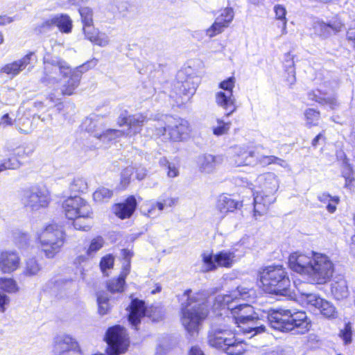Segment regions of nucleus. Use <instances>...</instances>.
I'll list each match as a JSON object with an SVG mask.
<instances>
[{
    "instance_id": "16",
    "label": "nucleus",
    "mask_w": 355,
    "mask_h": 355,
    "mask_svg": "<svg viewBox=\"0 0 355 355\" xmlns=\"http://www.w3.org/2000/svg\"><path fill=\"white\" fill-rule=\"evenodd\" d=\"M52 352L53 355H81L78 343L67 334L58 335L53 338Z\"/></svg>"
},
{
    "instance_id": "21",
    "label": "nucleus",
    "mask_w": 355,
    "mask_h": 355,
    "mask_svg": "<svg viewBox=\"0 0 355 355\" xmlns=\"http://www.w3.org/2000/svg\"><path fill=\"white\" fill-rule=\"evenodd\" d=\"M197 87L198 83H195L193 80L189 78L178 86V92H175L177 96H171L173 98H175V101L178 104H184L189 101L196 93Z\"/></svg>"
},
{
    "instance_id": "44",
    "label": "nucleus",
    "mask_w": 355,
    "mask_h": 355,
    "mask_svg": "<svg viewBox=\"0 0 355 355\" xmlns=\"http://www.w3.org/2000/svg\"><path fill=\"white\" fill-rule=\"evenodd\" d=\"M318 310L326 318H334L336 314L334 306L324 300H322Z\"/></svg>"
},
{
    "instance_id": "11",
    "label": "nucleus",
    "mask_w": 355,
    "mask_h": 355,
    "mask_svg": "<svg viewBox=\"0 0 355 355\" xmlns=\"http://www.w3.org/2000/svg\"><path fill=\"white\" fill-rule=\"evenodd\" d=\"M164 119L165 122L168 124L167 128L162 125V122L158 121V126L155 127L153 133L155 136L164 135L166 130L168 131L170 139L174 141H181L188 136L190 128L187 121L182 119H175L168 116H165Z\"/></svg>"
},
{
    "instance_id": "17",
    "label": "nucleus",
    "mask_w": 355,
    "mask_h": 355,
    "mask_svg": "<svg viewBox=\"0 0 355 355\" xmlns=\"http://www.w3.org/2000/svg\"><path fill=\"white\" fill-rule=\"evenodd\" d=\"M315 253L313 252H304L300 251L291 253L288 258L290 268L294 272L307 276Z\"/></svg>"
},
{
    "instance_id": "40",
    "label": "nucleus",
    "mask_w": 355,
    "mask_h": 355,
    "mask_svg": "<svg viewBox=\"0 0 355 355\" xmlns=\"http://www.w3.org/2000/svg\"><path fill=\"white\" fill-rule=\"evenodd\" d=\"M304 117L306 120L305 125L310 128L313 126H316L318 125L320 112L314 109L309 108L305 110Z\"/></svg>"
},
{
    "instance_id": "31",
    "label": "nucleus",
    "mask_w": 355,
    "mask_h": 355,
    "mask_svg": "<svg viewBox=\"0 0 355 355\" xmlns=\"http://www.w3.org/2000/svg\"><path fill=\"white\" fill-rule=\"evenodd\" d=\"M331 293L337 300L346 298L349 295L347 281L343 278L331 284Z\"/></svg>"
},
{
    "instance_id": "28",
    "label": "nucleus",
    "mask_w": 355,
    "mask_h": 355,
    "mask_svg": "<svg viewBox=\"0 0 355 355\" xmlns=\"http://www.w3.org/2000/svg\"><path fill=\"white\" fill-rule=\"evenodd\" d=\"M342 24L340 23L326 24L322 21H316L314 24V30L315 33L322 37H328L332 33L340 30Z\"/></svg>"
},
{
    "instance_id": "26",
    "label": "nucleus",
    "mask_w": 355,
    "mask_h": 355,
    "mask_svg": "<svg viewBox=\"0 0 355 355\" xmlns=\"http://www.w3.org/2000/svg\"><path fill=\"white\" fill-rule=\"evenodd\" d=\"M146 314V306L144 302L141 300H134L130 305L128 320L132 327L137 329L140 323L141 318Z\"/></svg>"
},
{
    "instance_id": "8",
    "label": "nucleus",
    "mask_w": 355,
    "mask_h": 355,
    "mask_svg": "<svg viewBox=\"0 0 355 355\" xmlns=\"http://www.w3.org/2000/svg\"><path fill=\"white\" fill-rule=\"evenodd\" d=\"M70 71L71 67L66 61L59 58H44L43 76L40 80L46 85H53L62 78H67Z\"/></svg>"
},
{
    "instance_id": "5",
    "label": "nucleus",
    "mask_w": 355,
    "mask_h": 355,
    "mask_svg": "<svg viewBox=\"0 0 355 355\" xmlns=\"http://www.w3.org/2000/svg\"><path fill=\"white\" fill-rule=\"evenodd\" d=\"M260 282L266 292L280 295L288 294L291 281L282 266H270L259 273Z\"/></svg>"
},
{
    "instance_id": "20",
    "label": "nucleus",
    "mask_w": 355,
    "mask_h": 355,
    "mask_svg": "<svg viewBox=\"0 0 355 355\" xmlns=\"http://www.w3.org/2000/svg\"><path fill=\"white\" fill-rule=\"evenodd\" d=\"M147 121V118L142 114H136L128 116L120 117L118 123L120 126L125 125L128 129L125 135L132 137L141 130V128Z\"/></svg>"
},
{
    "instance_id": "34",
    "label": "nucleus",
    "mask_w": 355,
    "mask_h": 355,
    "mask_svg": "<svg viewBox=\"0 0 355 355\" xmlns=\"http://www.w3.org/2000/svg\"><path fill=\"white\" fill-rule=\"evenodd\" d=\"M201 258L202 266L200 270L202 272H207L215 270L218 268L215 254L206 252L201 254Z\"/></svg>"
},
{
    "instance_id": "10",
    "label": "nucleus",
    "mask_w": 355,
    "mask_h": 355,
    "mask_svg": "<svg viewBox=\"0 0 355 355\" xmlns=\"http://www.w3.org/2000/svg\"><path fill=\"white\" fill-rule=\"evenodd\" d=\"M50 201V193L44 187L33 185L22 191L21 202L26 208L32 211L46 208Z\"/></svg>"
},
{
    "instance_id": "46",
    "label": "nucleus",
    "mask_w": 355,
    "mask_h": 355,
    "mask_svg": "<svg viewBox=\"0 0 355 355\" xmlns=\"http://www.w3.org/2000/svg\"><path fill=\"white\" fill-rule=\"evenodd\" d=\"M274 160H275L274 155H261L259 149L257 148L254 158L255 166L261 165L262 167H266L270 164H273Z\"/></svg>"
},
{
    "instance_id": "4",
    "label": "nucleus",
    "mask_w": 355,
    "mask_h": 355,
    "mask_svg": "<svg viewBox=\"0 0 355 355\" xmlns=\"http://www.w3.org/2000/svg\"><path fill=\"white\" fill-rule=\"evenodd\" d=\"M256 184L261 189L254 193V216L257 218L265 215L270 205L275 202L279 179L275 173L266 172L257 176Z\"/></svg>"
},
{
    "instance_id": "7",
    "label": "nucleus",
    "mask_w": 355,
    "mask_h": 355,
    "mask_svg": "<svg viewBox=\"0 0 355 355\" xmlns=\"http://www.w3.org/2000/svg\"><path fill=\"white\" fill-rule=\"evenodd\" d=\"M333 272L334 264L331 259L326 254L315 252L307 275L309 280L314 284H323L331 279Z\"/></svg>"
},
{
    "instance_id": "59",
    "label": "nucleus",
    "mask_w": 355,
    "mask_h": 355,
    "mask_svg": "<svg viewBox=\"0 0 355 355\" xmlns=\"http://www.w3.org/2000/svg\"><path fill=\"white\" fill-rule=\"evenodd\" d=\"M83 31L85 38L92 42L100 31L94 28L93 25H90L83 26Z\"/></svg>"
},
{
    "instance_id": "15",
    "label": "nucleus",
    "mask_w": 355,
    "mask_h": 355,
    "mask_svg": "<svg viewBox=\"0 0 355 355\" xmlns=\"http://www.w3.org/2000/svg\"><path fill=\"white\" fill-rule=\"evenodd\" d=\"M35 60V53L29 52L21 58L3 65L0 69V73L13 78L26 68L30 71L33 67L32 62Z\"/></svg>"
},
{
    "instance_id": "61",
    "label": "nucleus",
    "mask_w": 355,
    "mask_h": 355,
    "mask_svg": "<svg viewBox=\"0 0 355 355\" xmlns=\"http://www.w3.org/2000/svg\"><path fill=\"white\" fill-rule=\"evenodd\" d=\"M288 76L286 78V81L289 86H292L295 84L296 78H295V71L293 67V62L291 61L288 65Z\"/></svg>"
},
{
    "instance_id": "41",
    "label": "nucleus",
    "mask_w": 355,
    "mask_h": 355,
    "mask_svg": "<svg viewBox=\"0 0 355 355\" xmlns=\"http://www.w3.org/2000/svg\"><path fill=\"white\" fill-rule=\"evenodd\" d=\"M226 24L222 22L220 18H216L214 23L206 30V35L209 37H213L221 33L224 28L227 27Z\"/></svg>"
},
{
    "instance_id": "13",
    "label": "nucleus",
    "mask_w": 355,
    "mask_h": 355,
    "mask_svg": "<svg viewBox=\"0 0 355 355\" xmlns=\"http://www.w3.org/2000/svg\"><path fill=\"white\" fill-rule=\"evenodd\" d=\"M106 341L109 346V355H118L123 353L129 345L126 331L119 325L110 328L106 334Z\"/></svg>"
},
{
    "instance_id": "27",
    "label": "nucleus",
    "mask_w": 355,
    "mask_h": 355,
    "mask_svg": "<svg viewBox=\"0 0 355 355\" xmlns=\"http://www.w3.org/2000/svg\"><path fill=\"white\" fill-rule=\"evenodd\" d=\"M137 201L134 196H130L123 203L115 206L114 213L121 219L130 217L135 210Z\"/></svg>"
},
{
    "instance_id": "58",
    "label": "nucleus",
    "mask_w": 355,
    "mask_h": 355,
    "mask_svg": "<svg viewBox=\"0 0 355 355\" xmlns=\"http://www.w3.org/2000/svg\"><path fill=\"white\" fill-rule=\"evenodd\" d=\"M92 218V216L90 217L77 216L76 218H73V220H74V221H73V224L75 229L79 230H85V231L88 230L90 227L89 224L85 221H83V220H87L89 218Z\"/></svg>"
},
{
    "instance_id": "35",
    "label": "nucleus",
    "mask_w": 355,
    "mask_h": 355,
    "mask_svg": "<svg viewBox=\"0 0 355 355\" xmlns=\"http://www.w3.org/2000/svg\"><path fill=\"white\" fill-rule=\"evenodd\" d=\"M128 273V268L123 269L117 279H113L108 283L107 288L109 291L112 293L122 292L125 284V278Z\"/></svg>"
},
{
    "instance_id": "64",
    "label": "nucleus",
    "mask_w": 355,
    "mask_h": 355,
    "mask_svg": "<svg viewBox=\"0 0 355 355\" xmlns=\"http://www.w3.org/2000/svg\"><path fill=\"white\" fill-rule=\"evenodd\" d=\"M164 162L167 164L168 168V176L170 178H175L178 175L179 171L178 169L173 164L169 163L167 161L164 160Z\"/></svg>"
},
{
    "instance_id": "14",
    "label": "nucleus",
    "mask_w": 355,
    "mask_h": 355,
    "mask_svg": "<svg viewBox=\"0 0 355 355\" xmlns=\"http://www.w3.org/2000/svg\"><path fill=\"white\" fill-rule=\"evenodd\" d=\"M62 209L66 217L73 219L77 216L90 217L92 215L91 207L79 196L69 197L62 202Z\"/></svg>"
},
{
    "instance_id": "51",
    "label": "nucleus",
    "mask_w": 355,
    "mask_h": 355,
    "mask_svg": "<svg viewBox=\"0 0 355 355\" xmlns=\"http://www.w3.org/2000/svg\"><path fill=\"white\" fill-rule=\"evenodd\" d=\"M70 189L73 192H84L87 189V183L85 178L76 177L71 183Z\"/></svg>"
},
{
    "instance_id": "48",
    "label": "nucleus",
    "mask_w": 355,
    "mask_h": 355,
    "mask_svg": "<svg viewBox=\"0 0 355 355\" xmlns=\"http://www.w3.org/2000/svg\"><path fill=\"white\" fill-rule=\"evenodd\" d=\"M0 289L7 293H15L18 291V287L12 279L0 278Z\"/></svg>"
},
{
    "instance_id": "19",
    "label": "nucleus",
    "mask_w": 355,
    "mask_h": 355,
    "mask_svg": "<svg viewBox=\"0 0 355 355\" xmlns=\"http://www.w3.org/2000/svg\"><path fill=\"white\" fill-rule=\"evenodd\" d=\"M241 202L233 199L230 196L222 194L216 200L215 205V214L217 218L221 220L229 213L234 212L236 209L241 207Z\"/></svg>"
},
{
    "instance_id": "6",
    "label": "nucleus",
    "mask_w": 355,
    "mask_h": 355,
    "mask_svg": "<svg viewBox=\"0 0 355 355\" xmlns=\"http://www.w3.org/2000/svg\"><path fill=\"white\" fill-rule=\"evenodd\" d=\"M37 241L45 257L53 258L59 253L65 242V233L62 226L50 224L37 232Z\"/></svg>"
},
{
    "instance_id": "52",
    "label": "nucleus",
    "mask_w": 355,
    "mask_h": 355,
    "mask_svg": "<svg viewBox=\"0 0 355 355\" xmlns=\"http://www.w3.org/2000/svg\"><path fill=\"white\" fill-rule=\"evenodd\" d=\"M217 124H218V125L213 128V133H214V135H215L216 136H221V135H225L228 132V131L230 128L231 123L230 122L225 123L223 120L218 119Z\"/></svg>"
},
{
    "instance_id": "9",
    "label": "nucleus",
    "mask_w": 355,
    "mask_h": 355,
    "mask_svg": "<svg viewBox=\"0 0 355 355\" xmlns=\"http://www.w3.org/2000/svg\"><path fill=\"white\" fill-rule=\"evenodd\" d=\"M235 83L236 79L233 76L221 81L218 85L220 90L215 94V102L226 112V116H230L237 108L236 99L233 94Z\"/></svg>"
},
{
    "instance_id": "57",
    "label": "nucleus",
    "mask_w": 355,
    "mask_h": 355,
    "mask_svg": "<svg viewBox=\"0 0 355 355\" xmlns=\"http://www.w3.org/2000/svg\"><path fill=\"white\" fill-rule=\"evenodd\" d=\"M110 42V37L103 32H98V34L96 35L94 40L92 42L95 45L105 47L107 45H109Z\"/></svg>"
},
{
    "instance_id": "47",
    "label": "nucleus",
    "mask_w": 355,
    "mask_h": 355,
    "mask_svg": "<svg viewBox=\"0 0 355 355\" xmlns=\"http://www.w3.org/2000/svg\"><path fill=\"white\" fill-rule=\"evenodd\" d=\"M83 26L93 25V10L89 7H83L79 9Z\"/></svg>"
},
{
    "instance_id": "30",
    "label": "nucleus",
    "mask_w": 355,
    "mask_h": 355,
    "mask_svg": "<svg viewBox=\"0 0 355 355\" xmlns=\"http://www.w3.org/2000/svg\"><path fill=\"white\" fill-rule=\"evenodd\" d=\"M217 267L230 268L235 261V253L231 250H222L216 254Z\"/></svg>"
},
{
    "instance_id": "56",
    "label": "nucleus",
    "mask_w": 355,
    "mask_h": 355,
    "mask_svg": "<svg viewBox=\"0 0 355 355\" xmlns=\"http://www.w3.org/2000/svg\"><path fill=\"white\" fill-rule=\"evenodd\" d=\"M20 163L15 158H8L0 162V173L7 169H16L19 167Z\"/></svg>"
},
{
    "instance_id": "60",
    "label": "nucleus",
    "mask_w": 355,
    "mask_h": 355,
    "mask_svg": "<svg viewBox=\"0 0 355 355\" xmlns=\"http://www.w3.org/2000/svg\"><path fill=\"white\" fill-rule=\"evenodd\" d=\"M114 264V258L111 255L104 257L100 263V267L103 273L105 272L107 269H110Z\"/></svg>"
},
{
    "instance_id": "32",
    "label": "nucleus",
    "mask_w": 355,
    "mask_h": 355,
    "mask_svg": "<svg viewBox=\"0 0 355 355\" xmlns=\"http://www.w3.org/2000/svg\"><path fill=\"white\" fill-rule=\"evenodd\" d=\"M313 96V97L310 98L331 110L336 109L339 106V103L334 94H320V95L314 94Z\"/></svg>"
},
{
    "instance_id": "2",
    "label": "nucleus",
    "mask_w": 355,
    "mask_h": 355,
    "mask_svg": "<svg viewBox=\"0 0 355 355\" xmlns=\"http://www.w3.org/2000/svg\"><path fill=\"white\" fill-rule=\"evenodd\" d=\"M186 302L182 303L181 322L185 330L191 335L198 334L202 322L207 317L209 309L202 293H193L187 290L183 295Z\"/></svg>"
},
{
    "instance_id": "25",
    "label": "nucleus",
    "mask_w": 355,
    "mask_h": 355,
    "mask_svg": "<svg viewBox=\"0 0 355 355\" xmlns=\"http://www.w3.org/2000/svg\"><path fill=\"white\" fill-rule=\"evenodd\" d=\"M238 327L241 329L243 334L249 335L250 338L266 331V327L258 315L257 318H250Z\"/></svg>"
},
{
    "instance_id": "23",
    "label": "nucleus",
    "mask_w": 355,
    "mask_h": 355,
    "mask_svg": "<svg viewBox=\"0 0 355 355\" xmlns=\"http://www.w3.org/2000/svg\"><path fill=\"white\" fill-rule=\"evenodd\" d=\"M178 200L176 198L168 197L155 203L150 205L146 204V205L143 206L142 212L148 217H153L156 216V209H157L159 211H162L167 208L174 207L177 204Z\"/></svg>"
},
{
    "instance_id": "55",
    "label": "nucleus",
    "mask_w": 355,
    "mask_h": 355,
    "mask_svg": "<svg viewBox=\"0 0 355 355\" xmlns=\"http://www.w3.org/2000/svg\"><path fill=\"white\" fill-rule=\"evenodd\" d=\"M339 336L342 338L345 345L352 343V331L349 324H346L343 329L340 330Z\"/></svg>"
},
{
    "instance_id": "29",
    "label": "nucleus",
    "mask_w": 355,
    "mask_h": 355,
    "mask_svg": "<svg viewBox=\"0 0 355 355\" xmlns=\"http://www.w3.org/2000/svg\"><path fill=\"white\" fill-rule=\"evenodd\" d=\"M200 171L205 173H213L216 167V157L211 155H204L198 157Z\"/></svg>"
},
{
    "instance_id": "36",
    "label": "nucleus",
    "mask_w": 355,
    "mask_h": 355,
    "mask_svg": "<svg viewBox=\"0 0 355 355\" xmlns=\"http://www.w3.org/2000/svg\"><path fill=\"white\" fill-rule=\"evenodd\" d=\"M298 290L301 293L302 302L305 303L308 307L314 308L318 310L323 299L315 294L305 293L300 288H298Z\"/></svg>"
},
{
    "instance_id": "38",
    "label": "nucleus",
    "mask_w": 355,
    "mask_h": 355,
    "mask_svg": "<svg viewBox=\"0 0 355 355\" xmlns=\"http://www.w3.org/2000/svg\"><path fill=\"white\" fill-rule=\"evenodd\" d=\"M318 198L321 202L327 204V209L330 213H334L336 211V205L340 201L338 196H331L327 193L319 195Z\"/></svg>"
},
{
    "instance_id": "43",
    "label": "nucleus",
    "mask_w": 355,
    "mask_h": 355,
    "mask_svg": "<svg viewBox=\"0 0 355 355\" xmlns=\"http://www.w3.org/2000/svg\"><path fill=\"white\" fill-rule=\"evenodd\" d=\"M135 172V167L130 166L125 168L121 174V180L119 183L120 189H125L130 183L131 176Z\"/></svg>"
},
{
    "instance_id": "24",
    "label": "nucleus",
    "mask_w": 355,
    "mask_h": 355,
    "mask_svg": "<svg viewBox=\"0 0 355 355\" xmlns=\"http://www.w3.org/2000/svg\"><path fill=\"white\" fill-rule=\"evenodd\" d=\"M80 68H82V67L73 69L71 68V71L67 76L69 77V79L63 84L61 88L62 95L70 96L74 93L81 79L83 72L80 70Z\"/></svg>"
},
{
    "instance_id": "37",
    "label": "nucleus",
    "mask_w": 355,
    "mask_h": 355,
    "mask_svg": "<svg viewBox=\"0 0 355 355\" xmlns=\"http://www.w3.org/2000/svg\"><path fill=\"white\" fill-rule=\"evenodd\" d=\"M275 14V19L282 23V35L287 33V19L286 17L287 11L284 6L282 5H275L273 8Z\"/></svg>"
},
{
    "instance_id": "45",
    "label": "nucleus",
    "mask_w": 355,
    "mask_h": 355,
    "mask_svg": "<svg viewBox=\"0 0 355 355\" xmlns=\"http://www.w3.org/2000/svg\"><path fill=\"white\" fill-rule=\"evenodd\" d=\"M104 245V240L101 236L94 238L90 243L89 248L86 251L87 257H92L94 254L98 251Z\"/></svg>"
},
{
    "instance_id": "1",
    "label": "nucleus",
    "mask_w": 355,
    "mask_h": 355,
    "mask_svg": "<svg viewBox=\"0 0 355 355\" xmlns=\"http://www.w3.org/2000/svg\"><path fill=\"white\" fill-rule=\"evenodd\" d=\"M254 291L246 288L238 287L230 295H218L214 301L215 309H221L227 315L224 318L225 323L220 319L212 325L208 335V343L210 346L221 349L229 355H241L248 348V345L243 340L235 337L231 324H237L238 326L244 323L250 318H255L257 313L254 308L248 304H238L239 299L247 300Z\"/></svg>"
},
{
    "instance_id": "3",
    "label": "nucleus",
    "mask_w": 355,
    "mask_h": 355,
    "mask_svg": "<svg viewBox=\"0 0 355 355\" xmlns=\"http://www.w3.org/2000/svg\"><path fill=\"white\" fill-rule=\"evenodd\" d=\"M271 327L282 332L292 331L293 334H304L311 327L306 312L295 309H279L268 314Z\"/></svg>"
},
{
    "instance_id": "18",
    "label": "nucleus",
    "mask_w": 355,
    "mask_h": 355,
    "mask_svg": "<svg viewBox=\"0 0 355 355\" xmlns=\"http://www.w3.org/2000/svg\"><path fill=\"white\" fill-rule=\"evenodd\" d=\"M231 163L234 166L255 167L254 158L257 148L252 149L245 146H236L232 148Z\"/></svg>"
},
{
    "instance_id": "62",
    "label": "nucleus",
    "mask_w": 355,
    "mask_h": 355,
    "mask_svg": "<svg viewBox=\"0 0 355 355\" xmlns=\"http://www.w3.org/2000/svg\"><path fill=\"white\" fill-rule=\"evenodd\" d=\"M121 254L124 259L123 269H124L125 268H128V272H129L130 268V258L132 256V252L130 250L123 249L121 251Z\"/></svg>"
},
{
    "instance_id": "49",
    "label": "nucleus",
    "mask_w": 355,
    "mask_h": 355,
    "mask_svg": "<svg viewBox=\"0 0 355 355\" xmlns=\"http://www.w3.org/2000/svg\"><path fill=\"white\" fill-rule=\"evenodd\" d=\"M112 196V191L105 187L98 188L93 193L94 200L96 202H103L110 199Z\"/></svg>"
},
{
    "instance_id": "50",
    "label": "nucleus",
    "mask_w": 355,
    "mask_h": 355,
    "mask_svg": "<svg viewBox=\"0 0 355 355\" xmlns=\"http://www.w3.org/2000/svg\"><path fill=\"white\" fill-rule=\"evenodd\" d=\"M54 26V17L51 15L44 19L42 22L36 26L35 31L40 33H44L51 31Z\"/></svg>"
},
{
    "instance_id": "12",
    "label": "nucleus",
    "mask_w": 355,
    "mask_h": 355,
    "mask_svg": "<svg viewBox=\"0 0 355 355\" xmlns=\"http://www.w3.org/2000/svg\"><path fill=\"white\" fill-rule=\"evenodd\" d=\"M83 124L86 125V129L88 132L94 133V137L104 142L116 140L125 135V132L116 129H107L101 132L104 124L103 118L97 116L87 118Z\"/></svg>"
},
{
    "instance_id": "42",
    "label": "nucleus",
    "mask_w": 355,
    "mask_h": 355,
    "mask_svg": "<svg viewBox=\"0 0 355 355\" xmlns=\"http://www.w3.org/2000/svg\"><path fill=\"white\" fill-rule=\"evenodd\" d=\"M41 267L35 259H29L26 261L24 273L26 276H35L40 271Z\"/></svg>"
},
{
    "instance_id": "22",
    "label": "nucleus",
    "mask_w": 355,
    "mask_h": 355,
    "mask_svg": "<svg viewBox=\"0 0 355 355\" xmlns=\"http://www.w3.org/2000/svg\"><path fill=\"white\" fill-rule=\"evenodd\" d=\"M20 263V258L13 251L0 252V270L3 273H10L16 270Z\"/></svg>"
},
{
    "instance_id": "39",
    "label": "nucleus",
    "mask_w": 355,
    "mask_h": 355,
    "mask_svg": "<svg viewBox=\"0 0 355 355\" xmlns=\"http://www.w3.org/2000/svg\"><path fill=\"white\" fill-rule=\"evenodd\" d=\"M15 123L18 130L23 134H30L33 130V122L27 117L19 118L15 120Z\"/></svg>"
},
{
    "instance_id": "63",
    "label": "nucleus",
    "mask_w": 355,
    "mask_h": 355,
    "mask_svg": "<svg viewBox=\"0 0 355 355\" xmlns=\"http://www.w3.org/2000/svg\"><path fill=\"white\" fill-rule=\"evenodd\" d=\"M15 122L8 114H3L0 118V128H6L8 126L12 125Z\"/></svg>"
},
{
    "instance_id": "33",
    "label": "nucleus",
    "mask_w": 355,
    "mask_h": 355,
    "mask_svg": "<svg viewBox=\"0 0 355 355\" xmlns=\"http://www.w3.org/2000/svg\"><path fill=\"white\" fill-rule=\"evenodd\" d=\"M54 24L58 29L64 33H69L72 29V21L70 17L64 14L53 15Z\"/></svg>"
},
{
    "instance_id": "54",
    "label": "nucleus",
    "mask_w": 355,
    "mask_h": 355,
    "mask_svg": "<svg viewBox=\"0 0 355 355\" xmlns=\"http://www.w3.org/2000/svg\"><path fill=\"white\" fill-rule=\"evenodd\" d=\"M234 10L231 8H225L220 11V15L216 18H220L223 23L229 26L234 19Z\"/></svg>"
},
{
    "instance_id": "53",
    "label": "nucleus",
    "mask_w": 355,
    "mask_h": 355,
    "mask_svg": "<svg viewBox=\"0 0 355 355\" xmlns=\"http://www.w3.org/2000/svg\"><path fill=\"white\" fill-rule=\"evenodd\" d=\"M98 311L101 315L107 313L109 309L108 297L105 293H99L97 297Z\"/></svg>"
}]
</instances>
